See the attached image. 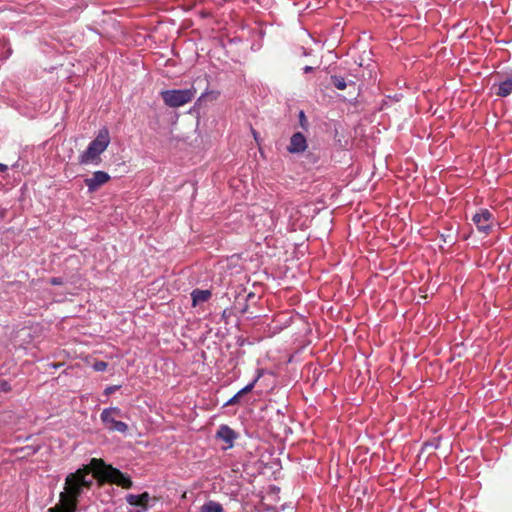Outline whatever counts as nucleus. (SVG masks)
Segmentation results:
<instances>
[{"label":"nucleus","mask_w":512,"mask_h":512,"mask_svg":"<svg viewBox=\"0 0 512 512\" xmlns=\"http://www.w3.org/2000/svg\"><path fill=\"white\" fill-rule=\"evenodd\" d=\"M313 70H314V68H313L312 66H308V65H306V66H304V67H303V72H304V73H310V72H312Z\"/></svg>","instance_id":"24"},{"label":"nucleus","mask_w":512,"mask_h":512,"mask_svg":"<svg viewBox=\"0 0 512 512\" xmlns=\"http://www.w3.org/2000/svg\"><path fill=\"white\" fill-rule=\"evenodd\" d=\"M118 389H120L119 385L108 386V387L105 388L104 394L108 396V395L116 392Z\"/></svg>","instance_id":"20"},{"label":"nucleus","mask_w":512,"mask_h":512,"mask_svg":"<svg viewBox=\"0 0 512 512\" xmlns=\"http://www.w3.org/2000/svg\"><path fill=\"white\" fill-rule=\"evenodd\" d=\"M64 283L63 281V278L61 277H53L50 279V284L54 285V286H59V285H62Z\"/></svg>","instance_id":"21"},{"label":"nucleus","mask_w":512,"mask_h":512,"mask_svg":"<svg viewBox=\"0 0 512 512\" xmlns=\"http://www.w3.org/2000/svg\"><path fill=\"white\" fill-rule=\"evenodd\" d=\"M94 475L87 469H78L65 478L64 491L60 493L62 503L77 510L78 503L91 490Z\"/></svg>","instance_id":"1"},{"label":"nucleus","mask_w":512,"mask_h":512,"mask_svg":"<svg viewBox=\"0 0 512 512\" xmlns=\"http://www.w3.org/2000/svg\"><path fill=\"white\" fill-rule=\"evenodd\" d=\"M441 238L443 239V241H444V242H447V238H446V236H445V235H443V234H442V235H441Z\"/></svg>","instance_id":"29"},{"label":"nucleus","mask_w":512,"mask_h":512,"mask_svg":"<svg viewBox=\"0 0 512 512\" xmlns=\"http://www.w3.org/2000/svg\"><path fill=\"white\" fill-rule=\"evenodd\" d=\"M191 297L193 305L196 306L198 304L208 301L209 298L211 297V292L209 290L195 289L192 291Z\"/></svg>","instance_id":"12"},{"label":"nucleus","mask_w":512,"mask_h":512,"mask_svg":"<svg viewBox=\"0 0 512 512\" xmlns=\"http://www.w3.org/2000/svg\"><path fill=\"white\" fill-rule=\"evenodd\" d=\"M195 87L187 89H168L160 92L161 98L166 106L170 108H178L191 102L195 97Z\"/></svg>","instance_id":"4"},{"label":"nucleus","mask_w":512,"mask_h":512,"mask_svg":"<svg viewBox=\"0 0 512 512\" xmlns=\"http://www.w3.org/2000/svg\"><path fill=\"white\" fill-rule=\"evenodd\" d=\"M7 170H8V166L3 163H0V172L3 173V172H6Z\"/></svg>","instance_id":"26"},{"label":"nucleus","mask_w":512,"mask_h":512,"mask_svg":"<svg viewBox=\"0 0 512 512\" xmlns=\"http://www.w3.org/2000/svg\"><path fill=\"white\" fill-rule=\"evenodd\" d=\"M331 84L337 89V90H344L347 88L348 85H354V81H346L344 77L340 75H331L330 76Z\"/></svg>","instance_id":"13"},{"label":"nucleus","mask_w":512,"mask_h":512,"mask_svg":"<svg viewBox=\"0 0 512 512\" xmlns=\"http://www.w3.org/2000/svg\"><path fill=\"white\" fill-rule=\"evenodd\" d=\"M389 98L393 99L394 101H399L401 98L400 94H395L393 97L389 96Z\"/></svg>","instance_id":"28"},{"label":"nucleus","mask_w":512,"mask_h":512,"mask_svg":"<svg viewBox=\"0 0 512 512\" xmlns=\"http://www.w3.org/2000/svg\"><path fill=\"white\" fill-rule=\"evenodd\" d=\"M242 398H243V396L239 392H237L228 401H226L223 406L226 407V406L239 404V403H241Z\"/></svg>","instance_id":"16"},{"label":"nucleus","mask_w":512,"mask_h":512,"mask_svg":"<svg viewBox=\"0 0 512 512\" xmlns=\"http://www.w3.org/2000/svg\"><path fill=\"white\" fill-rule=\"evenodd\" d=\"M122 416V410L118 407L112 406L102 410L100 420L107 430L127 434L129 430L128 425L125 422L116 419L117 417Z\"/></svg>","instance_id":"5"},{"label":"nucleus","mask_w":512,"mask_h":512,"mask_svg":"<svg viewBox=\"0 0 512 512\" xmlns=\"http://www.w3.org/2000/svg\"><path fill=\"white\" fill-rule=\"evenodd\" d=\"M237 437L238 434L226 424L220 425L216 432V438L226 443V446L223 447V450L231 449L234 446V442Z\"/></svg>","instance_id":"9"},{"label":"nucleus","mask_w":512,"mask_h":512,"mask_svg":"<svg viewBox=\"0 0 512 512\" xmlns=\"http://www.w3.org/2000/svg\"><path fill=\"white\" fill-rule=\"evenodd\" d=\"M208 94H209L208 92L201 94V96L198 98V102L203 101L208 96Z\"/></svg>","instance_id":"27"},{"label":"nucleus","mask_w":512,"mask_h":512,"mask_svg":"<svg viewBox=\"0 0 512 512\" xmlns=\"http://www.w3.org/2000/svg\"><path fill=\"white\" fill-rule=\"evenodd\" d=\"M110 144V135L106 127L100 129L96 137L89 143L85 151L79 156V164L81 165H98L101 162L100 155L107 149Z\"/></svg>","instance_id":"3"},{"label":"nucleus","mask_w":512,"mask_h":512,"mask_svg":"<svg viewBox=\"0 0 512 512\" xmlns=\"http://www.w3.org/2000/svg\"><path fill=\"white\" fill-rule=\"evenodd\" d=\"M49 512H77V510L73 507H70L62 503L61 507L57 511H55L54 509H49Z\"/></svg>","instance_id":"18"},{"label":"nucleus","mask_w":512,"mask_h":512,"mask_svg":"<svg viewBox=\"0 0 512 512\" xmlns=\"http://www.w3.org/2000/svg\"><path fill=\"white\" fill-rule=\"evenodd\" d=\"M126 502L133 506L134 508H146L147 509V503L150 500V495L147 492H144L142 494H127L125 496Z\"/></svg>","instance_id":"11"},{"label":"nucleus","mask_w":512,"mask_h":512,"mask_svg":"<svg viewBox=\"0 0 512 512\" xmlns=\"http://www.w3.org/2000/svg\"><path fill=\"white\" fill-rule=\"evenodd\" d=\"M108 364L104 361H98L94 364L95 371L103 372L107 369Z\"/></svg>","instance_id":"19"},{"label":"nucleus","mask_w":512,"mask_h":512,"mask_svg":"<svg viewBox=\"0 0 512 512\" xmlns=\"http://www.w3.org/2000/svg\"><path fill=\"white\" fill-rule=\"evenodd\" d=\"M299 120H300L301 126L305 128V124H306L307 120L305 117V113L302 110L299 112Z\"/></svg>","instance_id":"22"},{"label":"nucleus","mask_w":512,"mask_h":512,"mask_svg":"<svg viewBox=\"0 0 512 512\" xmlns=\"http://www.w3.org/2000/svg\"><path fill=\"white\" fill-rule=\"evenodd\" d=\"M146 508H133L130 509L128 512H145Z\"/></svg>","instance_id":"25"},{"label":"nucleus","mask_w":512,"mask_h":512,"mask_svg":"<svg viewBox=\"0 0 512 512\" xmlns=\"http://www.w3.org/2000/svg\"><path fill=\"white\" fill-rule=\"evenodd\" d=\"M90 465L99 477V481L116 484L122 488L129 489L133 486L131 477L112 465L106 464L102 459L93 458Z\"/></svg>","instance_id":"2"},{"label":"nucleus","mask_w":512,"mask_h":512,"mask_svg":"<svg viewBox=\"0 0 512 512\" xmlns=\"http://www.w3.org/2000/svg\"><path fill=\"white\" fill-rule=\"evenodd\" d=\"M492 90L498 97H508L512 93V70L502 76L497 83H494Z\"/></svg>","instance_id":"6"},{"label":"nucleus","mask_w":512,"mask_h":512,"mask_svg":"<svg viewBox=\"0 0 512 512\" xmlns=\"http://www.w3.org/2000/svg\"><path fill=\"white\" fill-rule=\"evenodd\" d=\"M307 149V139L301 132L294 133L290 138L287 150L291 154H299Z\"/></svg>","instance_id":"10"},{"label":"nucleus","mask_w":512,"mask_h":512,"mask_svg":"<svg viewBox=\"0 0 512 512\" xmlns=\"http://www.w3.org/2000/svg\"><path fill=\"white\" fill-rule=\"evenodd\" d=\"M252 390H253V389L250 387V385H248V384H247V385H246V386H244L242 389H240L238 392H239L242 396H244L245 394L250 393Z\"/></svg>","instance_id":"23"},{"label":"nucleus","mask_w":512,"mask_h":512,"mask_svg":"<svg viewBox=\"0 0 512 512\" xmlns=\"http://www.w3.org/2000/svg\"><path fill=\"white\" fill-rule=\"evenodd\" d=\"M492 214L488 209H481L476 213L472 220L476 225L478 231L488 234L491 230Z\"/></svg>","instance_id":"8"},{"label":"nucleus","mask_w":512,"mask_h":512,"mask_svg":"<svg viewBox=\"0 0 512 512\" xmlns=\"http://www.w3.org/2000/svg\"><path fill=\"white\" fill-rule=\"evenodd\" d=\"M200 512H223V507L220 503L209 500L201 506Z\"/></svg>","instance_id":"14"},{"label":"nucleus","mask_w":512,"mask_h":512,"mask_svg":"<svg viewBox=\"0 0 512 512\" xmlns=\"http://www.w3.org/2000/svg\"><path fill=\"white\" fill-rule=\"evenodd\" d=\"M12 389L11 384L9 381L5 379H0V392H10Z\"/></svg>","instance_id":"17"},{"label":"nucleus","mask_w":512,"mask_h":512,"mask_svg":"<svg viewBox=\"0 0 512 512\" xmlns=\"http://www.w3.org/2000/svg\"><path fill=\"white\" fill-rule=\"evenodd\" d=\"M264 373H265V369H263V368H258V369L256 370V375H255V377H254V378H253V379L248 383V385H250V387H251L252 389H254V387L256 386L257 382L260 380V378H262V377H263Z\"/></svg>","instance_id":"15"},{"label":"nucleus","mask_w":512,"mask_h":512,"mask_svg":"<svg viewBox=\"0 0 512 512\" xmlns=\"http://www.w3.org/2000/svg\"><path fill=\"white\" fill-rule=\"evenodd\" d=\"M110 180V175L105 171H95L90 178L84 180L88 192L92 193Z\"/></svg>","instance_id":"7"}]
</instances>
